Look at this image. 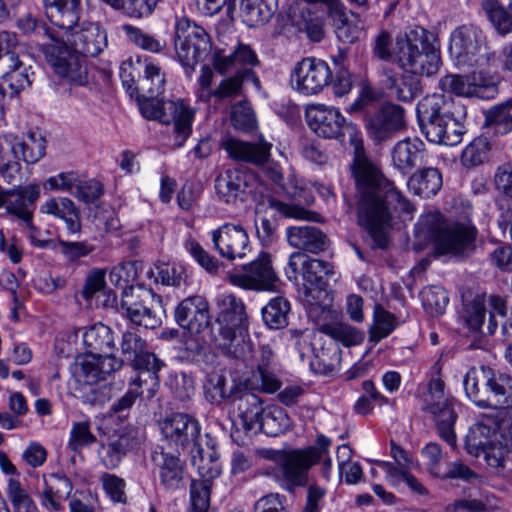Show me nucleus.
Returning <instances> with one entry per match:
<instances>
[{
  "label": "nucleus",
  "mask_w": 512,
  "mask_h": 512,
  "mask_svg": "<svg viewBox=\"0 0 512 512\" xmlns=\"http://www.w3.org/2000/svg\"><path fill=\"white\" fill-rule=\"evenodd\" d=\"M353 174L362 196L358 206V223L373 237L378 246L386 245L385 229L391 222L392 204L407 214L413 206L386 180L380 170L365 157L355 160Z\"/></svg>",
  "instance_id": "nucleus-1"
},
{
  "label": "nucleus",
  "mask_w": 512,
  "mask_h": 512,
  "mask_svg": "<svg viewBox=\"0 0 512 512\" xmlns=\"http://www.w3.org/2000/svg\"><path fill=\"white\" fill-rule=\"evenodd\" d=\"M290 15L299 31L313 42L322 41L330 20L337 39L343 43H353L359 37L360 30L352 19L356 15L342 0H294L290 6Z\"/></svg>",
  "instance_id": "nucleus-2"
},
{
  "label": "nucleus",
  "mask_w": 512,
  "mask_h": 512,
  "mask_svg": "<svg viewBox=\"0 0 512 512\" xmlns=\"http://www.w3.org/2000/svg\"><path fill=\"white\" fill-rule=\"evenodd\" d=\"M420 241H432L437 255L468 257L476 248L477 228L470 220L446 221L438 211L420 216L415 225Z\"/></svg>",
  "instance_id": "nucleus-3"
},
{
  "label": "nucleus",
  "mask_w": 512,
  "mask_h": 512,
  "mask_svg": "<svg viewBox=\"0 0 512 512\" xmlns=\"http://www.w3.org/2000/svg\"><path fill=\"white\" fill-rule=\"evenodd\" d=\"M216 306L218 312L215 325L210 329L211 341L224 354L244 359L251 352L245 304L233 294H225L217 299Z\"/></svg>",
  "instance_id": "nucleus-4"
},
{
  "label": "nucleus",
  "mask_w": 512,
  "mask_h": 512,
  "mask_svg": "<svg viewBox=\"0 0 512 512\" xmlns=\"http://www.w3.org/2000/svg\"><path fill=\"white\" fill-rule=\"evenodd\" d=\"M330 445L329 438L319 435L314 446L303 449H268L263 456L279 467L281 488L293 493L296 488L308 484L310 469L327 453Z\"/></svg>",
  "instance_id": "nucleus-5"
},
{
  "label": "nucleus",
  "mask_w": 512,
  "mask_h": 512,
  "mask_svg": "<svg viewBox=\"0 0 512 512\" xmlns=\"http://www.w3.org/2000/svg\"><path fill=\"white\" fill-rule=\"evenodd\" d=\"M399 66L412 74L432 76L441 65L440 50L432 33L422 27L410 29L396 39L393 51Z\"/></svg>",
  "instance_id": "nucleus-6"
},
{
  "label": "nucleus",
  "mask_w": 512,
  "mask_h": 512,
  "mask_svg": "<svg viewBox=\"0 0 512 512\" xmlns=\"http://www.w3.org/2000/svg\"><path fill=\"white\" fill-rule=\"evenodd\" d=\"M466 396L482 408H502L512 406V377L495 374L486 366L471 367L464 379Z\"/></svg>",
  "instance_id": "nucleus-7"
},
{
  "label": "nucleus",
  "mask_w": 512,
  "mask_h": 512,
  "mask_svg": "<svg viewBox=\"0 0 512 512\" xmlns=\"http://www.w3.org/2000/svg\"><path fill=\"white\" fill-rule=\"evenodd\" d=\"M449 54L459 68L483 67L490 60L486 36L474 25L454 29L449 40Z\"/></svg>",
  "instance_id": "nucleus-8"
},
{
  "label": "nucleus",
  "mask_w": 512,
  "mask_h": 512,
  "mask_svg": "<svg viewBox=\"0 0 512 512\" xmlns=\"http://www.w3.org/2000/svg\"><path fill=\"white\" fill-rule=\"evenodd\" d=\"M61 34H49V42L40 46L44 59L53 73L72 85H85L88 82L86 68L73 47H69Z\"/></svg>",
  "instance_id": "nucleus-9"
},
{
  "label": "nucleus",
  "mask_w": 512,
  "mask_h": 512,
  "mask_svg": "<svg viewBox=\"0 0 512 512\" xmlns=\"http://www.w3.org/2000/svg\"><path fill=\"white\" fill-rule=\"evenodd\" d=\"M142 115L149 120L162 124H174V131L179 145L189 137L195 111L182 99L159 100L157 97L145 98L139 102Z\"/></svg>",
  "instance_id": "nucleus-10"
},
{
  "label": "nucleus",
  "mask_w": 512,
  "mask_h": 512,
  "mask_svg": "<svg viewBox=\"0 0 512 512\" xmlns=\"http://www.w3.org/2000/svg\"><path fill=\"white\" fill-rule=\"evenodd\" d=\"M211 49L208 33L187 17H180L175 24V51L187 76H191L197 63Z\"/></svg>",
  "instance_id": "nucleus-11"
},
{
  "label": "nucleus",
  "mask_w": 512,
  "mask_h": 512,
  "mask_svg": "<svg viewBox=\"0 0 512 512\" xmlns=\"http://www.w3.org/2000/svg\"><path fill=\"white\" fill-rule=\"evenodd\" d=\"M506 298L496 295H477L464 304L462 318L466 326L482 335H493L498 328L497 317L507 314Z\"/></svg>",
  "instance_id": "nucleus-12"
},
{
  "label": "nucleus",
  "mask_w": 512,
  "mask_h": 512,
  "mask_svg": "<svg viewBox=\"0 0 512 512\" xmlns=\"http://www.w3.org/2000/svg\"><path fill=\"white\" fill-rule=\"evenodd\" d=\"M456 102L443 95L425 96L417 104L416 111L420 127L427 140L438 144L444 141V129L456 113Z\"/></svg>",
  "instance_id": "nucleus-13"
},
{
  "label": "nucleus",
  "mask_w": 512,
  "mask_h": 512,
  "mask_svg": "<svg viewBox=\"0 0 512 512\" xmlns=\"http://www.w3.org/2000/svg\"><path fill=\"white\" fill-rule=\"evenodd\" d=\"M160 297L150 289L130 287L122 292L121 313L133 324L154 329L161 324Z\"/></svg>",
  "instance_id": "nucleus-14"
},
{
  "label": "nucleus",
  "mask_w": 512,
  "mask_h": 512,
  "mask_svg": "<svg viewBox=\"0 0 512 512\" xmlns=\"http://www.w3.org/2000/svg\"><path fill=\"white\" fill-rule=\"evenodd\" d=\"M299 266H301L303 280L310 285V287L305 286L304 289L306 301L310 305H317L322 297H327L324 290L325 277L331 272V266L325 261L308 258L300 251L294 252L288 260V268L292 274L289 275L290 279H297Z\"/></svg>",
  "instance_id": "nucleus-15"
},
{
  "label": "nucleus",
  "mask_w": 512,
  "mask_h": 512,
  "mask_svg": "<svg viewBox=\"0 0 512 512\" xmlns=\"http://www.w3.org/2000/svg\"><path fill=\"white\" fill-rule=\"evenodd\" d=\"M332 78L329 65L315 58H304L298 62L290 75L293 90L305 96L317 95Z\"/></svg>",
  "instance_id": "nucleus-16"
},
{
  "label": "nucleus",
  "mask_w": 512,
  "mask_h": 512,
  "mask_svg": "<svg viewBox=\"0 0 512 512\" xmlns=\"http://www.w3.org/2000/svg\"><path fill=\"white\" fill-rule=\"evenodd\" d=\"M162 436L177 450L201 445V427L196 419L185 413H174L159 421Z\"/></svg>",
  "instance_id": "nucleus-17"
},
{
  "label": "nucleus",
  "mask_w": 512,
  "mask_h": 512,
  "mask_svg": "<svg viewBox=\"0 0 512 512\" xmlns=\"http://www.w3.org/2000/svg\"><path fill=\"white\" fill-rule=\"evenodd\" d=\"M228 279L235 286L258 291H274L279 282L271 265V257L266 252L245 265L242 273L229 274Z\"/></svg>",
  "instance_id": "nucleus-18"
},
{
  "label": "nucleus",
  "mask_w": 512,
  "mask_h": 512,
  "mask_svg": "<svg viewBox=\"0 0 512 512\" xmlns=\"http://www.w3.org/2000/svg\"><path fill=\"white\" fill-rule=\"evenodd\" d=\"M210 235L214 249L229 261L242 260L251 252L249 235L240 224L224 223Z\"/></svg>",
  "instance_id": "nucleus-19"
},
{
  "label": "nucleus",
  "mask_w": 512,
  "mask_h": 512,
  "mask_svg": "<svg viewBox=\"0 0 512 512\" xmlns=\"http://www.w3.org/2000/svg\"><path fill=\"white\" fill-rule=\"evenodd\" d=\"M40 191V185L37 183L16 186L9 190L0 186V208L5 207L8 214L17 217L25 223L27 228L34 230L31 207L40 197Z\"/></svg>",
  "instance_id": "nucleus-20"
},
{
  "label": "nucleus",
  "mask_w": 512,
  "mask_h": 512,
  "mask_svg": "<svg viewBox=\"0 0 512 512\" xmlns=\"http://www.w3.org/2000/svg\"><path fill=\"white\" fill-rule=\"evenodd\" d=\"M365 126L368 136L375 143H382L405 129V110L396 104L383 105L366 119Z\"/></svg>",
  "instance_id": "nucleus-21"
},
{
  "label": "nucleus",
  "mask_w": 512,
  "mask_h": 512,
  "mask_svg": "<svg viewBox=\"0 0 512 512\" xmlns=\"http://www.w3.org/2000/svg\"><path fill=\"white\" fill-rule=\"evenodd\" d=\"M305 118L314 133L327 139H338L344 129L355 130L353 126L346 125L344 116L337 108L325 104L308 105Z\"/></svg>",
  "instance_id": "nucleus-22"
},
{
  "label": "nucleus",
  "mask_w": 512,
  "mask_h": 512,
  "mask_svg": "<svg viewBox=\"0 0 512 512\" xmlns=\"http://www.w3.org/2000/svg\"><path fill=\"white\" fill-rule=\"evenodd\" d=\"M137 445V431L132 426H121L108 435L107 442H100L97 456L107 469L119 466L125 455Z\"/></svg>",
  "instance_id": "nucleus-23"
},
{
  "label": "nucleus",
  "mask_w": 512,
  "mask_h": 512,
  "mask_svg": "<svg viewBox=\"0 0 512 512\" xmlns=\"http://www.w3.org/2000/svg\"><path fill=\"white\" fill-rule=\"evenodd\" d=\"M75 50V53L84 56H97L107 46V33L94 23H78L69 31L61 33Z\"/></svg>",
  "instance_id": "nucleus-24"
},
{
  "label": "nucleus",
  "mask_w": 512,
  "mask_h": 512,
  "mask_svg": "<svg viewBox=\"0 0 512 512\" xmlns=\"http://www.w3.org/2000/svg\"><path fill=\"white\" fill-rule=\"evenodd\" d=\"M175 320L191 334H199L210 323L208 301L200 295L185 298L175 309Z\"/></svg>",
  "instance_id": "nucleus-25"
},
{
  "label": "nucleus",
  "mask_w": 512,
  "mask_h": 512,
  "mask_svg": "<svg viewBox=\"0 0 512 512\" xmlns=\"http://www.w3.org/2000/svg\"><path fill=\"white\" fill-rule=\"evenodd\" d=\"M221 146L230 158L256 166H262L269 161L272 148V144L263 137H260L257 143L226 137L222 140Z\"/></svg>",
  "instance_id": "nucleus-26"
},
{
  "label": "nucleus",
  "mask_w": 512,
  "mask_h": 512,
  "mask_svg": "<svg viewBox=\"0 0 512 512\" xmlns=\"http://www.w3.org/2000/svg\"><path fill=\"white\" fill-rule=\"evenodd\" d=\"M151 459L158 472L161 485L170 491L184 487L185 465L181 459L162 447H156Z\"/></svg>",
  "instance_id": "nucleus-27"
},
{
  "label": "nucleus",
  "mask_w": 512,
  "mask_h": 512,
  "mask_svg": "<svg viewBox=\"0 0 512 512\" xmlns=\"http://www.w3.org/2000/svg\"><path fill=\"white\" fill-rule=\"evenodd\" d=\"M286 238L290 246L300 251L318 254L328 248L329 240L316 226H291L286 229Z\"/></svg>",
  "instance_id": "nucleus-28"
},
{
  "label": "nucleus",
  "mask_w": 512,
  "mask_h": 512,
  "mask_svg": "<svg viewBox=\"0 0 512 512\" xmlns=\"http://www.w3.org/2000/svg\"><path fill=\"white\" fill-rule=\"evenodd\" d=\"M425 145L419 138H405L398 141L391 150L392 164L403 175L422 164Z\"/></svg>",
  "instance_id": "nucleus-29"
},
{
  "label": "nucleus",
  "mask_w": 512,
  "mask_h": 512,
  "mask_svg": "<svg viewBox=\"0 0 512 512\" xmlns=\"http://www.w3.org/2000/svg\"><path fill=\"white\" fill-rule=\"evenodd\" d=\"M48 20L62 33L69 32L79 21L80 0H44Z\"/></svg>",
  "instance_id": "nucleus-30"
},
{
  "label": "nucleus",
  "mask_w": 512,
  "mask_h": 512,
  "mask_svg": "<svg viewBox=\"0 0 512 512\" xmlns=\"http://www.w3.org/2000/svg\"><path fill=\"white\" fill-rule=\"evenodd\" d=\"M495 444L494 430L483 423L471 427L466 435L465 446L469 454L476 457L483 455L490 466L499 467L501 463L494 462Z\"/></svg>",
  "instance_id": "nucleus-31"
},
{
  "label": "nucleus",
  "mask_w": 512,
  "mask_h": 512,
  "mask_svg": "<svg viewBox=\"0 0 512 512\" xmlns=\"http://www.w3.org/2000/svg\"><path fill=\"white\" fill-rule=\"evenodd\" d=\"M134 368L139 371L136 378H134L130 385L144 387L148 396L154 395L159 387L158 372L163 366V362L156 357L155 354L145 350L133 361Z\"/></svg>",
  "instance_id": "nucleus-32"
},
{
  "label": "nucleus",
  "mask_w": 512,
  "mask_h": 512,
  "mask_svg": "<svg viewBox=\"0 0 512 512\" xmlns=\"http://www.w3.org/2000/svg\"><path fill=\"white\" fill-rule=\"evenodd\" d=\"M231 398L243 428L246 431L257 428L267 410L263 406L262 399L249 391L234 393Z\"/></svg>",
  "instance_id": "nucleus-33"
},
{
  "label": "nucleus",
  "mask_w": 512,
  "mask_h": 512,
  "mask_svg": "<svg viewBox=\"0 0 512 512\" xmlns=\"http://www.w3.org/2000/svg\"><path fill=\"white\" fill-rule=\"evenodd\" d=\"M453 399L428 401L427 410L433 415L439 436L451 447H456L454 425L457 414L453 407Z\"/></svg>",
  "instance_id": "nucleus-34"
},
{
  "label": "nucleus",
  "mask_w": 512,
  "mask_h": 512,
  "mask_svg": "<svg viewBox=\"0 0 512 512\" xmlns=\"http://www.w3.org/2000/svg\"><path fill=\"white\" fill-rule=\"evenodd\" d=\"M40 212L61 219L70 233H78L81 230L80 212L74 202L67 197L45 201L40 207Z\"/></svg>",
  "instance_id": "nucleus-35"
},
{
  "label": "nucleus",
  "mask_w": 512,
  "mask_h": 512,
  "mask_svg": "<svg viewBox=\"0 0 512 512\" xmlns=\"http://www.w3.org/2000/svg\"><path fill=\"white\" fill-rule=\"evenodd\" d=\"M82 341L88 355L99 356L113 351L114 337L112 330L97 323L85 329L82 333Z\"/></svg>",
  "instance_id": "nucleus-36"
},
{
  "label": "nucleus",
  "mask_w": 512,
  "mask_h": 512,
  "mask_svg": "<svg viewBox=\"0 0 512 512\" xmlns=\"http://www.w3.org/2000/svg\"><path fill=\"white\" fill-rule=\"evenodd\" d=\"M494 439L497 447L493 448L494 462L503 463L505 457L512 451V410L497 411Z\"/></svg>",
  "instance_id": "nucleus-37"
},
{
  "label": "nucleus",
  "mask_w": 512,
  "mask_h": 512,
  "mask_svg": "<svg viewBox=\"0 0 512 512\" xmlns=\"http://www.w3.org/2000/svg\"><path fill=\"white\" fill-rule=\"evenodd\" d=\"M386 88L391 96L402 102L414 100L421 92V84L415 74L387 73Z\"/></svg>",
  "instance_id": "nucleus-38"
},
{
  "label": "nucleus",
  "mask_w": 512,
  "mask_h": 512,
  "mask_svg": "<svg viewBox=\"0 0 512 512\" xmlns=\"http://www.w3.org/2000/svg\"><path fill=\"white\" fill-rule=\"evenodd\" d=\"M407 187L413 194L429 198L441 189L442 175L436 168L420 169L410 176Z\"/></svg>",
  "instance_id": "nucleus-39"
},
{
  "label": "nucleus",
  "mask_w": 512,
  "mask_h": 512,
  "mask_svg": "<svg viewBox=\"0 0 512 512\" xmlns=\"http://www.w3.org/2000/svg\"><path fill=\"white\" fill-rule=\"evenodd\" d=\"M439 87L443 92L463 97H484L487 89L485 84L475 82V77L459 75L442 77Z\"/></svg>",
  "instance_id": "nucleus-40"
},
{
  "label": "nucleus",
  "mask_w": 512,
  "mask_h": 512,
  "mask_svg": "<svg viewBox=\"0 0 512 512\" xmlns=\"http://www.w3.org/2000/svg\"><path fill=\"white\" fill-rule=\"evenodd\" d=\"M73 489L72 482L65 475L54 474L45 481V489L41 495L42 505L59 511L62 509L60 500L68 498Z\"/></svg>",
  "instance_id": "nucleus-41"
},
{
  "label": "nucleus",
  "mask_w": 512,
  "mask_h": 512,
  "mask_svg": "<svg viewBox=\"0 0 512 512\" xmlns=\"http://www.w3.org/2000/svg\"><path fill=\"white\" fill-rule=\"evenodd\" d=\"M5 64L8 70L2 76V84L8 86V96L12 98L31 85L33 72H30L31 67L25 66L19 56L10 58Z\"/></svg>",
  "instance_id": "nucleus-42"
},
{
  "label": "nucleus",
  "mask_w": 512,
  "mask_h": 512,
  "mask_svg": "<svg viewBox=\"0 0 512 512\" xmlns=\"http://www.w3.org/2000/svg\"><path fill=\"white\" fill-rule=\"evenodd\" d=\"M277 8V0H242L240 12L249 27L268 22Z\"/></svg>",
  "instance_id": "nucleus-43"
},
{
  "label": "nucleus",
  "mask_w": 512,
  "mask_h": 512,
  "mask_svg": "<svg viewBox=\"0 0 512 512\" xmlns=\"http://www.w3.org/2000/svg\"><path fill=\"white\" fill-rule=\"evenodd\" d=\"M192 465L197 469L200 481H192V483H206L210 487V481L218 477L221 473L219 463L216 461V452L208 447L206 451L202 444L191 450Z\"/></svg>",
  "instance_id": "nucleus-44"
},
{
  "label": "nucleus",
  "mask_w": 512,
  "mask_h": 512,
  "mask_svg": "<svg viewBox=\"0 0 512 512\" xmlns=\"http://www.w3.org/2000/svg\"><path fill=\"white\" fill-rule=\"evenodd\" d=\"M249 78H253L258 82V79L251 69L244 68L238 70L233 76L224 78L218 86L214 88L212 98L222 102L242 96L243 82Z\"/></svg>",
  "instance_id": "nucleus-45"
},
{
  "label": "nucleus",
  "mask_w": 512,
  "mask_h": 512,
  "mask_svg": "<svg viewBox=\"0 0 512 512\" xmlns=\"http://www.w3.org/2000/svg\"><path fill=\"white\" fill-rule=\"evenodd\" d=\"M70 371L73 379L79 386H93L103 380L99 360L96 356L86 355L77 357Z\"/></svg>",
  "instance_id": "nucleus-46"
},
{
  "label": "nucleus",
  "mask_w": 512,
  "mask_h": 512,
  "mask_svg": "<svg viewBox=\"0 0 512 512\" xmlns=\"http://www.w3.org/2000/svg\"><path fill=\"white\" fill-rule=\"evenodd\" d=\"M485 127L496 135L512 131V98L493 106L485 113Z\"/></svg>",
  "instance_id": "nucleus-47"
},
{
  "label": "nucleus",
  "mask_w": 512,
  "mask_h": 512,
  "mask_svg": "<svg viewBox=\"0 0 512 512\" xmlns=\"http://www.w3.org/2000/svg\"><path fill=\"white\" fill-rule=\"evenodd\" d=\"M320 332L346 347L356 346L364 340V334L345 322H329L320 326Z\"/></svg>",
  "instance_id": "nucleus-48"
},
{
  "label": "nucleus",
  "mask_w": 512,
  "mask_h": 512,
  "mask_svg": "<svg viewBox=\"0 0 512 512\" xmlns=\"http://www.w3.org/2000/svg\"><path fill=\"white\" fill-rule=\"evenodd\" d=\"M245 186L244 175L238 170H227L215 180L216 192L226 203L235 200Z\"/></svg>",
  "instance_id": "nucleus-49"
},
{
  "label": "nucleus",
  "mask_w": 512,
  "mask_h": 512,
  "mask_svg": "<svg viewBox=\"0 0 512 512\" xmlns=\"http://www.w3.org/2000/svg\"><path fill=\"white\" fill-rule=\"evenodd\" d=\"M289 302L283 297H275L262 309L264 323L271 329H280L288 324Z\"/></svg>",
  "instance_id": "nucleus-50"
},
{
  "label": "nucleus",
  "mask_w": 512,
  "mask_h": 512,
  "mask_svg": "<svg viewBox=\"0 0 512 512\" xmlns=\"http://www.w3.org/2000/svg\"><path fill=\"white\" fill-rule=\"evenodd\" d=\"M290 427V418L280 407H268L257 428L270 436H278Z\"/></svg>",
  "instance_id": "nucleus-51"
},
{
  "label": "nucleus",
  "mask_w": 512,
  "mask_h": 512,
  "mask_svg": "<svg viewBox=\"0 0 512 512\" xmlns=\"http://www.w3.org/2000/svg\"><path fill=\"white\" fill-rule=\"evenodd\" d=\"M482 10L492 25L501 33H512V11L504 9L496 0H486Z\"/></svg>",
  "instance_id": "nucleus-52"
},
{
  "label": "nucleus",
  "mask_w": 512,
  "mask_h": 512,
  "mask_svg": "<svg viewBox=\"0 0 512 512\" xmlns=\"http://www.w3.org/2000/svg\"><path fill=\"white\" fill-rule=\"evenodd\" d=\"M97 442V437L92 433L90 423L87 421L72 424L67 446L74 453H81L83 449Z\"/></svg>",
  "instance_id": "nucleus-53"
},
{
  "label": "nucleus",
  "mask_w": 512,
  "mask_h": 512,
  "mask_svg": "<svg viewBox=\"0 0 512 512\" xmlns=\"http://www.w3.org/2000/svg\"><path fill=\"white\" fill-rule=\"evenodd\" d=\"M421 300L424 309L430 315H441L444 313L449 298L446 290L440 286H428L421 291Z\"/></svg>",
  "instance_id": "nucleus-54"
},
{
  "label": "nucleus",
  "mask_w": 512,
  "mask_h": 512,
  "mask_svg": "<svg viewBox=\"0 0 512 512\" xmlns=\"http://www.w3.org/2000/svg\"><path fill=\"white\" fill-rule=\"evenodd\" d=\"M121 29L131 43L143 50L158 53L162 51L164 47V44L161 43L160 40L136 26L124 24Z\"/></svg>",
  "instance_id": "nucleus-55"
},
{
  "label": "nucleus",
  "mask_w": 512,
  "mask_h": 512,
  "mask_svg": "<svg viewBox=\"0 0 512 512\" xmlns=\"http://www.w3.org/2000/svg\"><path fill=\"white\" fill-rule=\"evenodd\" d=\"M15 144L18 157L21 155L27 163H35L45 154V140L40 135L30 133L23 142L15 138Z\"/></svg>",
  "instance_id": "nucleus-56"
},
{
  "label": "nucleus",
  "mask_w": 512,
  "mask_h": 512,
  "mask_svg": "<svg viewBox=\"0 0 512 512\" xmlns=\"http://www.w3.org/2000/svg\"><path fill=\"white\" fill-rule=\"evenodd\" d=\"M341 351L337 348L322 349L311 361L312 369L323 375H330L339 370Z\"/></svg>",
  "instance_id": "nucleus-57"
},
{
  "label": "nucleus",
  "mask_w": 512,
  "mask_h": 512,
  "mask_svg": "<svg viewBox=\"0 0 512 512\" xmlns=\"http://www.w3.org/2000/svg\"><path fill=\"white\" fill-rule=\"evenodd\" d=\"M397 322L393 314L377 305L374 309V322L370 329L372 340L380 341L386 338L396 327Z\"/></svg>",
  "instance_id": "nucleus-58"
},
{
  "label": "nucleus",
  "mask_w": 512,
  "mask_h": 512,
  "mask_svg": "<svg viewBox=\"0 0 512 512\" xmlns=\"http://www.w3.org/2000/svg\"><path fill=\"white\" fill-rule=\"evenodd\" d=\"M147 276L153 277L157 283L163 285L180 286L186 279V272L180 266L161 264L156 266L155 270H148Z\"/></svg>",
  "instance_id": "nucleus-59"
},
{
  "label": "nucleus",
  "mask_w": 512,
  "mask_h": 512,
  "mask_svg": "<svg viewBox=\"0 0 512 512\" xmlns=\"http://www.w3.org/2000/svg\"><path fill=\"white\" fill-rule=\"evenodd\" d=\"M490 151L486 137H477L462 152L461 160L465 166H477L485 162Z\"/></svg>",
  "instance_id": "nucleus-60"
},
{
  "label": "nucleus",
  "mask_w": 512,
  "mask_h": 512,
  "mask_svg": "<svg viewBox=\"0 0 512 512\" xmlns=\"http://www.w3.org/2000/svg\"><path fill=\"white\" fill-rule=\"evenodd\" d=\"M454 108H456V113L444 129V141H440L438 144L454 146L462 141L464 127L461 120L466 116V108L459 102H456Z\"/></svg>",
  "instance_id": "nucleus-61"
},
{
  "label": "nucleus",
  "mask_w": 512,
  "mask_h": 512,
  "mask_svg": "<svg viewBox=\"0 0 512 512\" xmlns=\"http://www.w3.org/2000/svg\"><path fill=\"white\" fill-rule=\"evenodd\" d=\"M166 78L162 69L153 62L146 63L143 87L149 93L148 98L158 97L165 90Z\"/></svg>",
  "instance_id": "nucleus-62"
},
{
  "label": "nucleus",
  "mask_w": 512,
  "mask_h": 512,
  "mask_svg": "<svg viewBox=\"0 0 512 512\" xmlns=\"http://www.w3.org/2000/svg\"><path fill=\"white\" fill-rule=\"evenodd\" d=\"M93 223L96 229L112 233L120 228V221L115 210L106 203L98 204L93 213Z\"/></svg>",
  "instance_id": "nucleus-63"
},
{
  "label": "nucleus",
  "mask_w": 512,
  "mask_h": 512,
  "mask_svg": "<svg viewBox=\"0 0 512 512\" xmlns=\"http://www.w3.org/2000/svg\"><path fill=\"white\" fill-rule=\"evenodd\" d=\"M204 389L207 400L213 404H220L229 397L226 392V378L220 373L209 374Z\"/></svg>",
  "instance_id": "nucleus-64"
}]
</instances>
